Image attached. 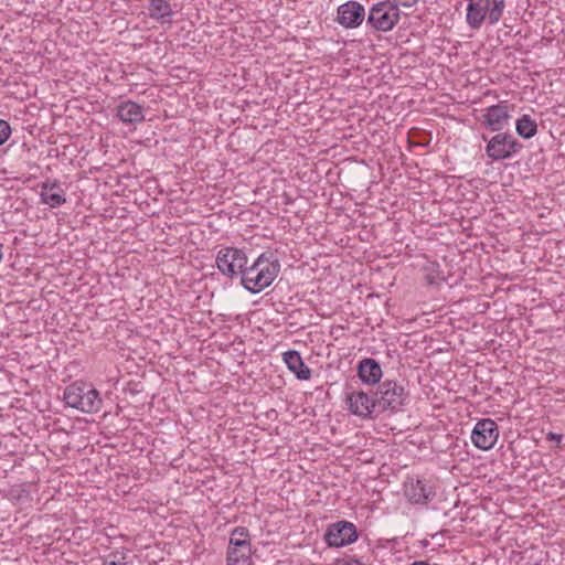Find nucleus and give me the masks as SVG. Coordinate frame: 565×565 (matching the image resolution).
<instances>
[{
    "label": "nucleus",
    "mask_w": 565,
    "mask_h": 565,
    "mask_svg": "<svg viewBox=\"0 0 565 565\" xmlns=\"http://www.w3.org/2000/svg\"><path fill=\"white\" fill-rule=\"evenodd\" d=\"M365 18V9L358 1H347L337 9L335 21L345 29H355L362 24Z\"/></svg>",
    "instance_id": "12"
},
{
    "label": "nucleus",
    "mask_w": 565,
    "mask_h": 565,
    "mask_svg": "<svg viewBox=\"0 0 565 565\" xmlns=\"http://www.w3.org/2000/svg\"><path fill=\"white\" fill-rule=\"evenodd\" d=\"M342 565H364L359 559H348L344 561Z\"/></svg>",
    "instance_id": "26"
},
{
    "label": "nucleus",
    "mask_w": 565,
    "mask_h": 565,
    "mask_svg": "<svg viewBox=\"0 0 565 565\" xmlns=\"http://www.w3.org/2000/svg\"><path fill=\"white\" fill-rule=\"evenodd\" d=\"M481 138L487 141L484 151L492 161L511 159L523 148V145L509 132L498 131L490 139L486 135H482Z\"/></svg>",
    "instance_id": "4"
},
{
    "label": "nucleus",
    "mask_w": 565,
    "mask_h": 565,
    "mask_svg": "<svg viewBox=\"0 0 565 565\" xmlns=\"http://www.w3.org/2000/svg\"><path fill=\"white\" fill-rule=\"evenodd\" d=\"M515 130L520 137L530 139L536 135L537 124L530 115L524 114L516 120Z\"/></svg>",
    "instance_id": "20"
},
{
    "label": "nucleus",
    "mask_w": 565,
    "mask_h": 565,
    "mask_svg": "<svg viewBox=\"0 0 565 565\" xmlns=\"http://www.w3.org/2000/svg\"><path fill=\"white\" fill-rule=\"evenodd\" d=\"M345 402L348 409L355 416L361 418H376L379 416L375 394L370 395L363 391L348 392Z\"/></svg>",
    "instance_id": "8"
},
{
    "label": "nucleus",
    "mask_w": 565,
    "mask_h": 565,
    "mask_svg": "<svg viewBox=\"0 0 565 565\" xmlns=\"http://www.w3.org/2000/svg\"><path fill=\"white\" fill-rule=\"evenodd\" d=\"M510 118L509 105L505 102H500L486 108L480 122L490 131L498 132L509 125Z\"/></svg>",
    "instance_id": "11"
},
{
    "label": "nucleus",
    "mask_w": 565,
    "mask_h": 565,
    "mask_svg": "<svg viewBox=\"0 0 565 565\" xmlns=\"http://www.w3.org/2000/svg\"><path fill=\"white\" fill-rule=\"evenodd\" d=\"M243 543H250L249 531L247 527L236 526L231 532L228 545H241Z\"/></svg>",
    "instance_id": "21"
},
{
    "label": "nucleus",
    "mask_w": 565,
    "mask_h": 565,
    "mask_svg": "<svg viewBox=\"0 0 565 565\" xmlns=\"http://www.w3.org/2000/svg\"><path fill=\"white\" fill-rule=\"evenodd\" d=\"M147 9L150 19L160 22L161 24L171 23L174 12L169 1L149 0Z\"/></svg>",
    "instance_id": "18"
},
{
    "label": "nucleus",
    "mask_w": 565,
    "mask_h": 565,
    "mask_svg": "<svg viewBox=\"0 0 565 565\" xmlns=\"http://www.w3.org/2000/svg\"><path fill=\"white\" fill-rule=\"evenodd\" d=\"M419 0H392L393 3H396L397 8L399 6L409 8L414 4H416Z\"/></svg>",
    "instance_id": "25"
},
{
    "label": "nucleus",
    "mask_w": 565,
    "mask_h": 565,
    "mask_svg": "<svg viewBox=\"0 0 565 565\" xmlns=\"http://www.w3.org/2000/svg\"><path fill=\"white\" fill-rule=\"evenodd\" d=\"M41 202L52 209L58 207L66 202L65 191L62 189L60 181L46 180L40 185Z\"/></svg>",
    "instance_id": "13"
},
{
    "label": "nucleus",
    "mask_w": 565,
    "mask_h": 565,
    "mask_svg": "<svg viewBox=\"0 0 565 565\" xmlns=\"http://www.w3.org/2000/svg\"><path fill=\"white\" fill-rule=\"evenodd\" d=\"M11 135V127L8 121L0 119V146L3 145Z\"/></svg>",
    "instance_id": "23"
},
{
    "label": "nucleus",
    "mask_w": 565,
    "mask_h": 565,
    "mask_svg": "<svg viewBox=\"0 0 565 565\" xmlns=\"http://www.w3.org/2000/svg\"><path fill=\"white\" fill-rule=\"evenodd\" d=\"M358 375L363 383L374 385L382 377L381 365L376 360L365 358L359 362Z\"/></svg>",
    "instance_id": "14"
},
{
    "label": "nucleus",
    "mask_w": 565,
    "mask_h": 565,
    "mask_svg": "<svg viewBox=\"0 0 565 565\" xmlns=\"http://www.w3.org/2000/svg\"><path fill=\"white\" fill-rule=\"evenodd\" d=\"M117 116L126 124H139L145 119L142 107L132 100L120 103L117 107Z\"/></svg>",
    "instance_id": "19"
},
{
    "label": "nucleus",
    "mask_w": 565,
    "mask_h": 565,
    "mask_svg": "<svg viewBox=\"0 0 565 565\" xmlns=\"http://www.w3.org/2000/svg\"><path fill=\"white\" fill-rule=\"evenodd\" d=\"M279 271L280 263L274 253L264 252L250 266H246L241 284L247 291L258 294L271 285Z\"/></svg>",
    "instance_id": "1"
},
{
    "label": "nucleus",
    "mask_w": 565,
    "mask_h": 565,
    "mask_svg": "<svg viewBox=\"0 0 565 565\" xmlns=\"http://www.w3.org/2000/svg\"><path fill=\"white\" fill-rule=\"evenodd\" d=\"M356 526L348 521H338L328 526L324 533V542L330 547H342L358 540Z\"/></svg>",
    "instance_id": "9"
},
{
    "label": "nucleus",
    "mask_w": 565,
    "mask_h": 565,
    "mask_svg": "<svg viewBox=\"0 0 565 565\" xmlns=\"http://www.w3.org/2000/svg\"><path fill=\"white\" fill-rule=\"evenodd\" d=\"M499 438V428L491 418H483L477 422L471 433V441L475 447L481 450L491 449Z\"/></svg>",
    "instance_id": "10"
},
{
    "label": "nucleus",
    "mask_w": 565,
    "mask_h": 565,
    "mask_svg": "<svg viewBox=\"0 0 565 565\" xmlns=\"http://www.w3.org/2000/svg\"><path fill=\"white\" fill-rule=\"evenodd\" d=\"M374 394L379 415L387 411L397 412L408 396L404 386L392 380L380 383Z\"/></svg>",
    "instance_id": "5"
},
{
    "label": "nucleus",
    "mask_w": 565,
    "mask_h": 565,
    "mask_svg": "<svg viewBox=\"0 0 565 565\" xmlns=\"http://www.w3.org/2000/svg\"><path fill=\"white\" fill-rule=\"evenodd\" d=\"M404 493L412 503L418 504L426 503L429 499L430 491L422 480L408 478L404 483Z\"/></svg>",
    "instance_id": "17"
},
{
    "label": "nucleus",
    "mask_w": 565,
    "mask_h": 565,
    "mask_svg": "<svg viewBox=\"0 0 565 565\" xmlns=\"http://www.w3.org/2000/svg\"><path fill=\"white\" fill-rule=\"evenodd\" d=\"M252 543L228 545L226 552V565H252Z\"/></svg>",
    "instance_id": "15"
},
{
    "label": "nucleus",
    "mask_w": 565,
    "mask_h": 565,
    "mask_svg": "<svg viewBox=\"0 0 565 565\" xmlns=\"http://www.w3.org/2000/svg\"><path fill=\"white\" fill-rule=\"evenodd\" d=\"M65 404L86 414L100 411L103 399L99 392L89 383L76 381L67 385L63 393Z\"/></svg>",
    "instance_id": "2"
},
{
    "label": "nucleus",
    "mask_w": 565,
    "mask_h": 565,
    "mask_svg": "<svg viewBox=\"0 0 565 565\" xmlns=\"http://www.w3.org/2000/svg\"><path fill=\"white\" fill-rule=\"evenodd\" d=\"M505 0H469L466 21L473 30H479L488 18L491 25L497 24L504 11Z\"/></svg>",
    "instance_id": "3"
},
{
    "label": "nucleus",
    "mask_w": 565,
    "mask_h": 565,
    "mask_svg": "<svg viewBox=\"0 0 565 565\" xmlns=\"http://www.w3.org/2000/svg\"><path fill=\"white\" fill-rule=\"evenodd\" d=\"M546 439L554 441L558 446L562 443L563 436L561 434L550 431L546 435Z\"/></svg>",
    "instance_id": "24"
},
{
    "label": "nucleus",
    "mask_w": 565,
    "mask_h": 565,
    "mask_svg": "<svg viewBox=\"0 0 565 565\" xmlns=\"http://www.w3.org/2000/svg\"><path fill=\"white\" fill-rule=\"evenodd\" d=\"M103 565H132V561L126 552L115 551L105 557Z\"/></svg>",
    "instance_id": "22"
},
{
    "label": "nucleus",
    "mask_w": 565,
    "mask_h": 565,
    "mask_svg": "<svg viewBox=\"0 0 565 565\" xmlns=\"http://www.w3.org/2000/svg\"><path fill=\"white\" fill-rule=\"evenodd\" d=\"M282 360L298 380L307 381L311 377V370L303 363L298 351L289 350L285 352Z\"/></svg>",
    "instance_id": "16"
},
{
    "label": "nucleus",
    "mask_w": 565,
    "mask_h": 565,
    "mask_svg": "<svg viewBox=\"0 0 565 565\" xmlns=\"http://www.w3.org/2000/svg\"><path fill=\"white\" fill-rule=\"evenodd\" d=\"M248 259L243 249L236 247L221 248L216 255L215 264L220 273L227 278L244 275Z\"/></svg>",
    "instance_id": "7"
},
{
    "label": "nucleus",
    "mask_w": 565,
    "mask_h": 565,
    "mask_svg": "<svg viewBox=\"0 0 565 565\" xmlns=\"http://www.w3.org/2000/svg\"><path fill=\"white\" fill-rule=\"evenodd\" d=\"M401 19V11L392 1H380L369 11L366 23L379 32L393 30Z\"/></svg>",
    "instance_id": "6"
}]
</instances>
